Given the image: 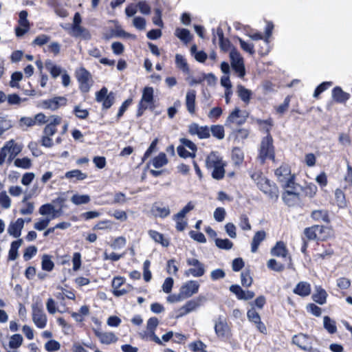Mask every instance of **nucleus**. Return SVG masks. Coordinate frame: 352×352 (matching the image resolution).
<instances>
[{
    "instance_id": "nucleus-1",
    "label": "nucleus",
    "mask_w": 352,
    "mask_h": 352,
    "mask_svg": "<svg viewBox=\"0 0 352 352\" xmlns=\"http://www.w3.org/2000/svg\"><path fill=\"white\" fill-rule=\"evenodd\" d=\"M225 163L217 152H211L206 160V166L211 171L214 179H221L225 175Z\"/></svg>"
},
{
    "instance_id": "nucleus-2",
    "label": "nucleus",
    "mask_w": 352,
    "mask_h": 352,
    "mask_svg": "<svg viewBox=\"0 0 352 352\" xmlns=\"http://www.w3.org/2000/svg\"><path fill=\"white\" fill-rule=\"evenodd\" d=\"M23 148L22 144L17 143L14 140L8 141L0 150V165H2L6 157L9 162L12 161Z\"/></svg>"
},
{
    "instance_id": "nucleus-3",
    "label": "nucleus",
    "mask_w": 352,
    "mask_h": 352,
    "mask_svg": "<svg viewBox=\"0 0 352 352\" xmlns=\"http://www.w3.org/2000/svg\"><path fill=\"white\" fill-rule=\"evenodd\" d=\"M267 159L274 161L273 139L269 134L262 140L258 155V160L261 164Z\"/></svg>"
},
{
    "instance_id": "nucleus-4",
    "label": "nucleus",
    "mask_w": 352,
    "mask_h": 352,
    "mask_svg": "<svg viewBox=\"0 0 352 352\" xmlns=\"http://www.w3.org/2000/svg\"><path fill=\"white\" fill-rule=\"evenodd\" d=\"M32 317L34 324L39 329H43L47 324V316L43 309L41 300H37L32 305Z\"/></svg>"
},
{
    "instance_id": "nucleus-5",
    "label": "nucleus",
    "mask_w": 352,
    "mask_h": 352,
    "mask_svg": "<svg viewBox=\"0 0 352 352\" xmlns=\"http://www.w3.org/2000/svg\"><path fill=\"white\" fill-rule=\"evenodd\" d=\"M153 88L151 87H146L142 91L141 100L139 102L138 116H141L147 109H153L154 103L153 98Z\"/></svg>"
},
{
    "instance_id": "nucleus-6",
    "label": "nucleus",
    "mask_w": 352,
    "mask_h": 352,
    "mask_svg": "<svg viewBox=\"0 0 352 352\" xmlns=\"http://www.w3.org/2000/svg\"><path fill=\"white\" fill-rule=\"evenodd\" d=\"M159 324V320L155 317L150 318L146 323V330L140 333V336L144 340H151L162 344L160 338L155 334V330Z\"/></svg>"
},
{
    "instance_id": "nucleus-7",
    "label": "nucleus",
    "mask_w": 352,
    "mask_h": 352,
    "mask_svg": "<svg viewBox=\"0 0 352 352\" xmlns=\"http://www.w3.org/2000/svg\"><path fill=\"white\" fill-rule=\"evenodd\" d=\"M76 78L80 84V89L83 92H88L92 86L93 80L91 74L84 67L76 71Z\"/></svg>"
},
{
    "instance_id": "nucleus-8",
    "label": "nucleus",
    "mask_w": 352,
    "mask_h": 352,
    "mask_svg": "<svg viewBox=\"0 0 352 352\" xmlns=\"http://www.w3.org/2000/svg\"><path fill=\"white\" fill-rule=\"evenodd\" d=\"M315 341L313 336L305 333H298L292 338L293 343L305 351H311Z\"/></svg>"
},
{
    "instance_id": "nucleus-9",
    "label": "nucleus",
    "mask_w": 352,
    "mask_h": 352,
    "mask_svg": "<svg viewBox=\"0 0 352 352\" xmlns=\"http://www.w3.org/2000/svg\"><path fill=\"white\" fill-rule=\"evenodd\" d=\"M204 299L205 298L204 296H199L197 298L187 301L183 306L176 311L177 313L176 318L182 317L196 311Z\"/></svg>"
},
{
    "instance_id": "nucleus-10",
    "label": "nucleus",
    "mask_w": 352,
    "mask_h": 352,
    "mask_svg": "<svg viewBox=\"0 0 352 352\" xmlns=\"http://www.w3.org/2000/svg\"><path fill=\"white\" fill-rule=\"evenodd\" d=\"M187 265L190 266L188 270L185 272L186 276L190 275L194 277H201L205 274L204 265L195 258H188L186 260Z\"/></svg>"
},
{
    "instance_id": "nucleus-11",
    "label": "nucleus",
    "mask_w": 352,
    "mask_h": 352,
    "mask_svg": "<svg viewBox=\"0 0 352 352\" xmlns=\"http://www.w3.org/2000/svg\"><path fill=\"white\" fill-rule=\"evenodd\" d=\"M231 65L234 70L239 74V76L243 78L245 74L243 60L240 53L235 49L230 52Z\"/></svg>"
},
{
    "instance_id": "nucleus-12",
    "label": "nucleus",
    "mask_w": 352,
    "mask_h": 352,
    "mask_svg": "<svg viewBox=\"0 0 352 352\" xmlns=\"http://www.w3.org/2000/svg\"><path fill=\"white\" fill-rule=\"evenodd\" d=\"M275 175L281 186L283 184L291 183L295 177L294 175L292 174L290 167L285 164L275 170Z\"/></svg>"
},
{
    "instance_id": "nucleus-13",
    "label": "nucleus",
    "mask_w": 352,
    "mask_h": 352,
    "mask_svg": "<svg viewBox=\"0 0 352 352\" xmlns=\"http://www.w3.org/2000/svg\"><path fill=\"white\" fill-rule=\"evenodd\" d=\"M258 188L270 199L276 200L278 197V189L275 184L265 177L257 185Z\"/></svg>"
},
{
    "instance_id": "nucleus-14",
    "label": "nucleus",
    "mask_w": 352,
    "mask_h": 352,
    "mask_svg": "<svg viewBox=\"0 0 352 352\" xmlns=\"http://www.w3.org/2000/svg\"><path fill=\"white\" fill-rule=\"evenodd\" d=\"M28 12L22 10L19 13L18 26L15 28V34L17 37H22L30 28V24L28 20Z\"/></svg>"
},
{
    "instance_id": "nucleus-15",
    "label": "nucleus",
    "mask_w": 352,
    "mask_h": 352,
    "mask_svg": "<svg viewBox=\"0 0 352 352\" xmlns=\"http://www.w3.org/2000/svg\"><path fill=\"white\" fill-rule=\"evenodd\" d=\"M96 100L98 102H102L103 108L107 109L113 104L115 96L112 92L108 94L107 89L103 87L96 94Z\"/></svg>"
},
{
    "instance_id": "nucleus-16",
    "label": "nucleus",
    "mask_w": 352,
    "mask_h": 352,
    "mask_svg": "<svg viewBox=\"0 0 352 352\" xmlns=\"http://www.w3.org/2000/svg\"><path fill=\"white\" fill-rule=\"evenodd\" d=\"M188 133L191 135H197L199 139H206L210 137V129L207 126H199L192 123L188 126Z\"/></svg>"
},
{
    "instance_id": "nucleus-17",
    "label": "nucleus",
    "mask_w": 352,
    "mask_h": 352,
    "mask_svg": "<svg viewBox=\"0 0 352 352\" xmlns=\"http://www.w3.org/2000/svg\"><path fill=\"white\" fill-rule=\"evenodd\" d=\"M199 285L196 280H189L184 284L179 291L184 299L191 297L198 292Z\"/></svg>"
},
{
    "instance_id": "nucleus-18",
    "label": "nucleus",
    "mask_w": 352,
    "mask_h": 352,
    "mask_svg": "<svg viewBox=\"0 0 352 352\" xmlns=\"http://www.w3.org/2000/svg\"><path fill=\"white\" fill-rule=\"evenodd\" d=\"M67 103V99L65 97H55L50 100H43L41 106L43 109L56 110L61 106H65Z\"/></svg>"
},
{
    "instance_id": "nucleus-19",
    "label": "nucleus",
    "mask_w": 352,
    "mask_h": 352,
    "mask_svg": "<svg viewBox=\"0 0 352 352\" xmlns=\"http://www.w3.org/2000/svg\"><path fill=\"white\" fill-rule=\"evenodd\" d=\"M62 118L56 115L50 117L49 122L43 129V135L53 136L57 131L56 126L61 123Z\"/></svg>"
},
{
    "instance_id": "nucleus-20",
    "label": "nucleus",
    "mask_w": 352,
    "mask_h": 352,
    "mask_svg": "<svg viewBox=\"0 0 352 352\" xmlns=\"http://www.w3.org/2000/svg\"><path fill=\"white\" fill-rule=\"evenodd\" d=\"M214 331L219 338H226L230 335V327L226 320L221 317L215 321Z\"/></svg>"
},
{
    "instance_id": "nucleus-21",
    "label": "nucleus",
    "mask_w": 352,
    "mask_h": 352,
    "mask_svg": "<svg viewBox=\"0 0 352 352\" xmlns=\"http://www.w3.org/2000/svg\"><path fill=\"white\" fill-rule=\"evenodd\" d=\"M246 116L241 115L239 108L236 107L228 116L226 121V126H230L231 124H242L245 122Z\"/></svg>"
},
{
    "instance_id": "nucleus-22",
    "label": "nucleus",
    "mask_w": 352,
    "mask_h": 352,
    "mask_svg": "<svg viewBox=\"0 0 352 352\" xmlns=\"http://www.w3.org/2000/svg\"><path fill=\"white\" fill-rule=\"evenodd\" d=\"M230 291L234 294L239 300H248L254 298V293L252 291H245L238 285L230 287Z\"/></svg>"
},
{
    "instance_id": "nucleus-23",
    "label": "nucleus",
    "mask_w": 352,
    "mask_h": 352,
    "mask_svg": "<svg viewBox=\"0 0 352 352\" xmlns=\"http://www.w3.org/2000/svg\"><path fill=\"white\" fill-rule=\"evenodd\" d=\"M24 223L25 221L22 218H19L14 222H11L8 228V233L15 238H19L21 234Z\"/></svg>"
},
{
    "instance_id": "nucleus-24",
    "label": "nucleus",
    "mask_w": 352,
    "mask_h": 352,
    "mask_svg": "<svg viewBox=\"0 0 352 352\" xmlns=\"http://www.w3.org/2000/svg\"><path fill=\"white\" fill-rule=\"evenodd\" d=\"M39 214L43 216H47L46 218L53 220L59 216L58 211L50 204L42 205L38 210Z\"/></svg>"
},
{
    "instance_id": "nucleus-25",
    "label": "nucleus",
    "mask_w": 352,
    "mask_h": 352,
    "mask_svg": "<svg viewBox=\"0 0 352 352\" xmlns=\"http://www.w3.org/2000/svg\"><path fill=\"white\" fill-rule=\"evenodd\" d=\"M282 198L283 201L289 206H294L300 201V192L284 191Z\"/></svg>"
},
{
    "instance_id": "nucleus-26",
    "label": "nucleus",
    "mask_w": 352,
    "mask_h": 352,
    "mask_svg": "<svg viewBox=\"0 0 352 352\" xmlns=\"http://www.w3.org/2000/svg\"><path fill=\"white\" fill-rule=\"evenodd\" d=\"M247 316L249 320L256 324V327L261 333H264L266 331L265 326L261 321L259 314L254 309H250L247 313Z\"/></svg>"
},
{
    "instance_id": "nucleus-27",
    "label": "nucleus",
    "mask_w": 352,
    "mask_h": 352,
    "mask_svg": "<svg viewBox=\"0 0 352 352\" xmlns=\"http://www.w3.org/2000/svg\"><path fill=\"white\" fill-rule=\"evenodd\" d=\"M294 293L302 296H308L311 294V285L306 281L299 282L293 290Z\"/></svg>"
},
{
    "instance_id": "nucleus-28",
    "label": "nucleus",
    "mask_w": 352,
    "mask_h": 352,
    "mask_svg": "<svg viewBox=\"0 0 352 352\" xmlns=\"http://www.w3.org/2000/svg\"><path fill=\"white\" fill-rule=\"evenodd\" d=\"M95 333L102 344H110L111 343L116 342L118 340V338L111 332H101L96 331Z\"/></svg>"
},
{
    "instance_id": "nucleus-29",
    "label": "nucleus",
    "mask_w": 352,
    "mask_h": 352,
    "mask_svg": "<svg viewBox=\"0 0 352 352\" xmlns=\"http://www.w3.org/2000/svg\"><path fill=\"white\" fill-rule=\"evenodd\" d=\"M311 218L315 221H323L329 223L330 221L329 212L325 209H317L311 212Z\"/></svg>"
},
{
    "instance_id": "nucleus-30",
    "label": "nucleus",
    "mask_w": 352,
    "mask_h": 352,
    "mask_svg": "<svg viewBox=\"0 0 352 352\" xmlns=\"http://www.w3.org/2000/svg\"><path fill=\"white\" fill-rule=\"evenodd\" d=\"M69 34L75 37H80L85 40H89L91 38V34L82 26L72 27L69 32Z\"/></svg>"
},
{
    "instance_id": "nucleus-31",
    "label": "nucleus",
    "mask_w": 352,
    "mask_h": 352,
    "mask_svg": "<svg viewBox=\"0 0 352 352\" xmlns=\"http://www.w3.org/2000/svg\"><path fill=\"white\" fill-rule=\"evenodd\" d=\"M196 91L193 89L188 90L186 95V106L190 114L195 112Z\"/></svg>"
},
{
    "instance_id": "nucleus-32",
    "label": "nucleus",
    "mask_w": 352,
    "mask_h": 352,
    "mask_svg": "<svg viewBox=\"0 0 352 352\" xmlns=\"http://www.w3.org/2000/svg\"><path fill=\"white\" fill-rule=\"evenodd\" d=\"M327 293L320 286L315 287V293L312 296L313 300L319 305H324L327 301Z\"/></svg>"
},
{
    "instance_id": "nucleus-33",
    "label": "nucleus",
    "mask_w": 352,
    "mask_h": 352,
    "mask_svg": "<svg viewBox=\"0 0 352 352\" xmlns=\"http://www.w3.org/2000/svg\"><path fill=\"white\" fill-rule=\"evenodd\" d=\"M45 66L54 78H56L59 75H61L65 71L62 69L60 66L56 65L52 60L50 59L45 61Z\"/></svg>"
},
{
    "instance_id": "nucleus-34",
    "label": "nucleus",
    "mask_w": 352,
    "mask_h": 352,
    "mask_svg": "<svg viewBox=\"0 0 352 352\" xmlns=\"http://www.w3.org/2000/svg\"><path fill=\"white\" fill-rule=\"evenodd\" d=\"M272 256L285 258L287 255V250L285 244L282 241H278L271 250Z\"/></svg>"
},
{
    "instance_id": "nucleus-35",
    "label": "nucleus",
    "mask_w": 352,
    "mask_h": 352,
    "mask_svg": "<svg viewBox=\"0 0 352 352\" xmlns=\"http://www.w3.org/2000/svg\"><path fill=\"white\" fill-rule=\"evenodd\" d=\"M266 234L263 230L258 231L253 236L251 243V251L254 253L257 251L260 243L265 239Z\"/></svg>"
},
{
    "instance_id": "nucleus-36",
    "label": "nucleus",
    "mask_w": 352,
    "mask_h": 352,
    "mask_svg": "<svg viewBox=\"0 0 352 352\" xmlns=\"http://www.w3.org/2000/svg\"><path fill=\"white\" fill-rule=\"evenodd\" d=\"M148 235L156 243L161 244L164 247L169 245L168 239L164 238V235L155 230H151L148 231Z\"/></svg>"
},
{
    "instance_id": "nucleus-37",
    "label": "nucleus",
    "mask_w": 352,
    "mask_h": 352,
    "mask_svg": "<svg viewBox=\"0 0 352 352\" xmlns=\"http://www.w3.org/2000/svg\"><path fill=\"white\" fill-rule=\"evenodd\" d=\"M175 64L178 69L182 70L185 74L189 73V67L186 59L184 56L179 54L175 55Z\"/></svg>"
},
{
    "instance_id": "nucleus-38",
    "label": "nucleus",
    "mask_w": 352,
    "mask_h": 352,
    "mask_svg": "<svg viewBox=\"0 0 352 352\" xmlns=\"http://www.w3.org/2000/svg\"><path fill=\"white\" fill-rule=\"evenodd\" d=\"M318 240L324 241L327 239L331 234V230L327 227L319 225L314 226Z\"/></svg>"
},
{
    "instance_id": "nucleus-39",
    "label": "nucleus",
    "mask_w": 352,
    "mask_h": 352,
    "mask_svg": "<svg viewBox=\"0 0 352 352\" xmlns=\"http://www.w3.org/2000/svg\"><path fill=\"white\" fill-rule=\"evenodd\" d=\"M332 96L333 99L338 102H343L349 98V94L343 91L339 87H336L333 89Z\"/></svg>"
},
{
    "instance_id": "nucleus-40",
    "label": "nucleus",
    "mask_w": 352,
    "mask_h": 352,
    "mask_svg": "<svg viewBox=\"0 0 352 352\" xmlns=\"http://www.w3.org/2000/svg\"><path fill=\"white\" fill-rule=\"evenodd\" d=\"M23 244V240L21 239L14 241L11 243L10 249L9 250L8 259L14 261L18 257V249Z\"/></svg>"
},
{
    "instance_id": "nucleus-41",
    "label": "nucleus",
    "mask_w": 352,
    "mask_h": 352,
    "mask_svg": "<svg viewBox=\"0 0 352 352\" xmlns=\"http://www.w3.org/2000/svg\"><path fill=\"white\" fill-rule=\"evenodd\" d=\"M237 93L239 97L246 104L250 102L252 91L241 85H237Z\"/></svg>"
},
{
    "instance_id": "nucleus-42",
    "label": "nucleus",
    "mask_w": 352,
    "mask_h": 352,
    "mask_svg": "<svg viewBox=\"0 0 352 352\" xmlns=\"http://www.w3.org/2000/svg\"><path fill=\"white\" fill-rule=\"evenodd\" d=\"M29 197L25 196L23 200L22 203L24 204V206L20 209V213L23 215L31 214L33 213L34 210V205L32 202H28Z\"/></svg>"
},
{
    "instance_id": "nucleus-43",
    "label": "nucleus",
    "mask_w": 352,
    "mask_h": 352,
    "mask_svg": "<svg viewBox=\"0 0 352 352\" xmlns=\"http://www.w3.org/2000/svg\"><path fill=\"white\" fill-rule=\"evenodd\" d=\"M91 200L88 195L75 194L71 197V201L75 205H82L88 204Z\"/></svg>"
},
{
    "instance_id": "nucleus-44",
    "label": "nucleus",
    "mask_w": 352,
    "mask_h": 352,
    "mask_svg": "<svg viewBox=\"0 0 352 352\" xmlns=\"http://www.w3.org/2000/svg\"><path fill=\"white\" fill-rule=\"evenodd\" d=\"M168 163L166 155L164 153H160L157 156L152 160V164L155 168H159Z\"/></svg>"
},
{
    "instance_id": "nucleus-45",
    "label": "nucleus",
    "mask_w": 352,
    "mask_h": 352,
    "mask_svg": "<svg viewBox=\"0 0 352 352\" xmlns=\"http://www.w3.org/2000/svg\"><path fill=\"white\" fill-rule=\"evenodd\" d=\"M23 341V339L21 334H14L10 338L9 347L12 349H16L22 345Z\"/></svg>"
},
{
    "instance_id": "nucleus-46",
    "label": "nucleus",
    "mask_w": 352,
    "mask_h": 352,
    "mask_svg": "<svg viewBox=\"0 0 352 352\" xmlns=\"http://www.w3.org/2000/svg\"><path fill=\"white\" fill-rule=\"evenodd\" d=\"M175 36L184 43H188L191 39L190 31L187 29L177 28L175 30Z\"/></svg>"
},
{
    "instance_id": "nucleus-47",
    "label": "nucleus",
    "mask_w": 352,
    "mask_h": 352,
    "mask_svg": "<svg viewBox=\"0 0 352 352\" xmlns=\"http://www.w3.org/2000/svg\"><path fill=\"white\" fill-rule=\"evenodd\" d=\"M234 139L237 142H242L247 139L250 135V131L247 129H239L233 132Z\"/></svg>"
},
{
    "instance_id": "nucleus-48",
    "label": "nucleus",
    "mask_w": 352,
    "mask_h": 352,
    "mask_svg": "<svg viewBox=\"0 0 352 352\" xmlns=\"http://www.w3.org/2000/svg\"><path fill=\"white\" fill-rule=\"evenodd\" d=\"M244 158V153L243 151L238 147H235L233 148L232 152V159L235 164L239 165L241 164Z\"/></svg>"
},
{
    "instance_id": "nucleus-49",
    "label": "nucleus",
    "mask_w": 352,
    "mask_h": 352,
    "mask_svg": "<svg viewBox=\"0 0 352 352\" xmlns=\"http://www.w3.org/2000/svg\"><path fill=\"white\" fill-rule=\"evenodd\" d=\"M335 199L339 208H343L346 206L345 195L342 190L338 188L335 190Z\"/></svg>"
},
{
    "instance_id": "nucleus-50",
    "label": "nucleus",
    "mask_w": 352,
    "mask_h": 352,
    "mask_svg": "<svg viewBox=\"0 0 352 352\" xmlns=\"http://www.w3.org/2000/svg\"><path fill=\"white\" fill-rule=\"evenodd\" d=\"M87 177V175L86 173H84L78 169L70 170L65 173V177L67 179L76 178L78 180H84Z\"/></svg>"
},
{
    "instance_id": "nucleus-51",
    "label": "nucleus",
    "mask_w": 352,
    "mask_h": 352,
    "mask_svg": "<svg viewBox=\"0 0 352 352\" xmlns=\"http://www.w3.org/2000/svg\"><path fill=\"white\" fill-rule=\"evenodd\" d=\"M323 324L324 329L330 333H334L337 330L335 321L329 316L324 317Z\"/></svg>"
},
{
    "instance_id": "nucleus-52",
    "label": "nucleus",
    "mask_w": 352,
    "mask_h": 352,
    "mask_svg": "<svg viewBox=\"0 0 352 352\" xmlns=\"http://www.w3.org/2000/svg\"><path fill=\"white\" fill-rule=\"evenodd\" d=\"M41 265L42 269L47 272L52 271L54 267V264L52 261L51 256L47 254H44L43 256Z\"/></svg>"
},
{
    "instance_id": "nucleus-53",
    "label": "nucleus",
    "mask_w": 352,
    "mask_h": 352,
    "mask_svg": "<svg viewBox=\"0 0 352 352\" xmlns=\"http://www.w3.org/2000/svg\"><path fill=\"white\" fill-rule=\"evenodd\" d=\"M212 133V135L217 138L219 140H222L224 138L225 133L224 129L221 125H213L211 126L210 133Z\"/></svg>"
},
{
    "instance_id": "nucleus-54",
    "label": "nucleus",
    "mask_w": 352,
    "mask_h": 352,
    "mask_svg": "<svg viewBox=\"0 0 352 352\" xmlns=\"http://www.w3.org/2000/svg\"><path fill=\"white\" fill-rule=\"evenodd\" d=\"M11 206V199L6 191L0 192V207L3 209H9Z\"/></svg>"
},
{
    "instance_id": "nucleus-55",
    "label": "nucleus",
    "mask_w": 352,
    "mask_h": 352,
    "mask_svg": "<svg viewBox=\"0 0 352 352\" xmlns=\"http://www.w3.org/2000/svg\"><path fill=\"white\" fill-rule=\"evenodd\" d=\"M14 165L16 167L28 169L32 166L31 160L28 157L17 158L14 160Z\"/></svg>"
},
{
    "instance_id": "nucleus-56",
    "label": "nucleus",
    "mask_w": 352,
    "mask_h": 352,
    "mask_svg": "<svg viewBox=\"0 0 352 352\" xmlns=\"http://www.w3.org/2000/svg\"><path fill=\"white\" fill-rule=\"evenodd\" d=\"M267 266L268 268L275 272H282L285 269L283 264L274 258H271L267 261Z\"/></svg>"
},
{
    "instance_id": "nucleus-57",
    "label": "nucleus",
    "mask_w": 352,
    "mask_h": 352,
    "mask_svg": "<svg viewBox=\"0 0 352 352\" xmlns=\"http://www.w3.org/2000/svg\"><path fill=\"white\" fill-rule=\"evenodd\" d=\"M23 78V74L21 72H15L11 76L10 86L12 88H19V82Z\"/></svg>"
},
{
    "instance_id": "nucleus-58",
    "label": "nucleus",
    "mask_w": 352,
    "mask_h": 352,
    "mask_svg": "<svg viewBox=\"0 0 352 352\" xmlns=\"http://www.w3.org/2000/svg\"><path fill=\"white\" fill-rule=\"evenodd\" d=\"M153 212L156 217L165 218L170 214V210L168 207L156 206L153 208Z\"/></svg>"
},
{
    "instance_id": "nucleus-59",
    "label": "nucleus",
    "mask_w": 352,
    "mask_h": 352,
    "mask_svg": "<svg viewBox=\"0 0 352 352\" xmlns=\"http://www.w3.org/2000/svg\"><path fill=\"white\" fill-rule=\"evenodd\" d=\"M195 208V204L192 201H189L176 215L177 219L185 218L186 215Z\"/></svg>"
},
{
    "instance_id": "nucleus-60",
    "label": "nucleus",
    "mask_w": 352,
    "mask_h": 352,
    "mask_svg": "<svg viewBox=\"0 0 352 352\" xmlns=\"http://www.w3.org/2000/svg\"><path fill=\"white\" fill-rule=\"evenodd\" d=\"M302 190L306 196L312 198L316 195L318 188L314 184L309 183L303 188Z\"/></svg>"
},
{
    "instance_id": "nucleus-61",
    "label": "nucleus",
    "mask_w": 352,
    "mask_h": 352,
    "mask_svg": "<svg viewBox=\"0 0 352 352\" xmlns=\"http://www.w3.org/2000/svg\"><path fill=\"white\" fill-rule=\"evenodd\" d=\"M215 244L219 248L223 250H230L232 248L233 245L232 242L228 239H217L215 240Z\"/></svg>"
},
{
    "instance_id": "nucleus-62",
    "label": "nucleus",
    "mask_w": 352,
    "mask_h": 352,
    "mask_svg": "<svg viewBox=\"0 0 352 352\" xmlns=\"http://www.w3.org/2000/svg\"><path fill=\"white\" fill-rule=\"evenodd\" d=\"M52 220L47 218H41L39 219L34 225V228L38 231H42L45 230L48 225L50 224V222Z\"/></svg>"
},
{
    "instance_id": "nucleus-63",
    "label": "nucleus",
    "mask_w": 352,
    "mask_h": 352,
    "mask_svg": "<svg viewBox=\"0 0 352 352\" xmlns=\"http://www.w3.org/2000/svg\"><path fill=\"white\" fill-rule=\"evenodd\" d=\"M282 187L285 189V191L291 192H300L301 190L300 185L295 183L294 180L292 181L291 183L283 184Z\"/></svg>"
},
{
    "instance_id": "nucleus-64",
    "label": "nucleus",
    "mask_w": 352,
    "mask_h": 352,
    "mask_svg": "<svg viewBox=\"0 0 352 352\" xmlns=\"http://www.w3.org/2000/svg\"><path fill=\"white\" fill-rule=\"evenodd\" d=\"M189 347L194 352H206L205 350L206 345L201 341L190 344Z\"/></svg>"
}]
</instances>
